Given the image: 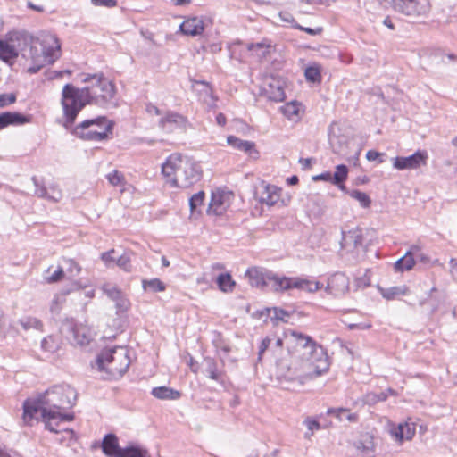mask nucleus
Wrapping results in <instances>:
<instances>
[{
  "label": "nucleus",
  "mask_w": 457,
  "mask_h": 457,
  "mask_svg": "<svg viewBox=\"0 0 457 457\" xmlns=\"http://www.w3.org/2000/svg\"><path fill=\"white\" fill-rule=\"evenodd\" d=\"M273 314L274 315H273L272 319H275L277 320H281L284 322H287V320H286V317H289V312L287 311L281 309V308L274 307Z\"/></svg>",
  "instance_id": "6e6d98bb"
},
{
  "label": "nucleus",
  "mask_w": 457,
  "mask_h": 457,
  "mask_svg": "<svg viewBox=\"0 0 457 457\" xmlns=\"http://www.w3.org/2000/svg\"><path fill=\"white\" fill-rule=\"evenodd\" d=\"M140 35L146 40L153 47H161L162 45L154 39V35L148 29L141 28L139 30Z\"/></svg>",
  "instance_id": "09e8293b"
},
{
  "label": "nucleus",
  "mask_w": 457,
  "mask_h": 457,
  "mask_svg": "<svg viewBox=\"0 0 457 457\" xmlns=\"http://www.w3.org/2000/svg\"><path fill=\"white\" fill-rule=\"evenodd\" d=\"M114 303L117 312H125L130 307V302L124 293Z\"/></svg>",
  "instance_id": "de8ad7c7"
},
{
  "label": "nucleus",
  "mask_w": 457,
  "mask_h": 457,
  "mask_svg": "<svg viewBox=\"0 0 457 457\" xmlns=\"http://www.w3.org/2000/svg\"><path fill=\"white\" fill-rule=\"evenodd\" d=\"M17 96L15 93L0 94V108L6 107L16 102Z\"/></svg>",
  "instance_id": "3c124183"
},
{
  "label": "nucleus",
  "mask_w": 457,
  "mask_h": 457,
  "mask_svg": "<svg viewBox=\"0 0 457 457\" xmlns=\"http://www.w3.org/2000/svg\"><path fill=\"white\" fill-rule=\"evenodd\" d=\"M142 287L144 290H150L153 293L163 292L166 289V285L159 278L143 279Z\"/></svg>",
  "instance_id": "c9c22d12"
},
{
  "label": "nucleus",
  "mask_w": 457,
  "mask_h": 457,
  "mask_svg": "<svg viewBox=\"0 0 457 457\" xmlns=\"http://www.w3.org/2000/svg\"><path fill=\"white\" fill-rule=\"evenodd\" d=\"M0 457H22L16 450L0 445Z\"/></svg>",
  "instance_id": "5fc2aeb1"
},
{
  "label": "nucleus",
  "mask_w": 457,
  "mask_h": 457,
  "mask_svg": "<svg viewBox=\"0 0 457 457\" xmlns=\"http://www.w3.org/2000/svg\"><path fill=\"white\" fill-rule=\"evenodd\" d=\"M61 55V44L58 37L51 33H42L35 37L23 58L31 62L46 61L53 64Z\"/></svg>",
  "instance_id": "0eeeda50"
},
{
  "label": "nucleus",
  "mask_w": 457,
  "mask_h": 457,
  "mask_svg": "<svg viewBox=\"0 0 457 457\" xmlns=\"http://www.w3.org/2000/svg\"><path fill=\"white\" fill-rule=\"evenodd\" d=\"M227 195L223 193H212L208 207V213L209 214H214V215H222L227 207L228 206V204L225 200Z\"/></svg>",
  "instance_id": "5701e85b"
},
{
  "label": "nucleus",
  "mask_w": 457,
  "mask_h": 457,
  "mask_svg": "<svg viewBox=\"0 0 457 457\" xmlns=\"http://www.w3.org/2000/svg\"><path fill=\"white\" fill-rule=\"evenodd\" d=\"M415 434V428L408 423H400L397 427L391 429V435L398 442L411 440Z\"/></svg>",
  "instance_id": "a878e982"
},
{
  "label": "nucleus",
  "mask_w": 457,
  "mask_h": 457,
  "mask_svg": "<svg viewBox=\"0 0 457 457\" xmlns=\"http://www.w3.org/2000/svg\"><path fill=\"white\" fill-rule=\"evenodd\" d=\"M205 194L199 191L189 198V207L192 213L197 211V208L204 204Z\"/></svg>",
  "instance_id": "c03bdc74"
},
{
  "label": "nucleus",
  "mask_w": 457,
  "mask_h": 457,
  "mask_svg": "<svg viewBox=\"0 0 457 457\" xmlns=\"http://www.w3.org/2000/svg\"><path fill=\"white\" fill-rule=\"evenodd\" d=\"M41 347L46 352L54 353L58 349V343L53 337H47L42 340Z\"/></svg>",
  "instance_id": "49530a36"
},
{
  "label": "nucleus",
  "mask_w": 457,
  "mask_h": 457,
  "mask_svg": "<svg viewBox=\"0 0 457 457\" xmlns=\"http://www.w3.org/2000/svg\"><path fill=\"white\" fill-rule=\"evenodd\" d=\"M77 392L68 384L54 385L35 398H28L23 403V421L29 424L35 415L40 411L45 428L54 433L59 431L53 421H72L73 412H69L76 403Z\"/></svg>",
  "instance_id": "f257e3e1"
},
{
  "label": "nucleus",
  "mask_w": 457,
  "mask_h": 457,
  "mask_svg": "<svg viewBox=\"0 0 457 457\" xmlns=\"http://www.w3.org/2000/svg\"><path fill=\"white\" fill-rule=\"evenodd\" d=\"M312 179L314 181L323 180V181H328V182L332 183V173L329 171H326V172H323V173L314 176L312 178Z\"/></svg>",
  "instance_id": "338daca9"
},
{
  "label": "nucleus",
  "mask_w": 457,
  "mask_h": 457,
  "mask_svg": "<svg viewBox=\"0 0 457 457\" xmlns=\"http://www.w3.org/2000/svg\"><path fill=\"white\" fill-rule=\"evenodd\" d=\"M348 171L346 165L338 164L336 166L334 174H332V184L337 186L343 192H346V187L344 183L347 179Z\"/></svg>",
  "instance_id": "c85d7f7f"
},
{
  "label": "nucleus",
  "mask_w": 457,
  "mask_h": 457,
  "mask_svg": "<svg viewBox=\"0 0 457 457\" xmlns=\"http://www.w3.org/2000/svg\"><path fill=\"white\" fill-rule=\"evenodd\" d=\"M216 282L219 289L225 293L232 292L236 285L229 273L220 274L216 278Z\"/></svg>",
  "instance_id": "f704fd0d"
},
{
  "label": "nucleus",
  "mask_w": 457,
  "mask_h": 457,
  "mask_svg": "<svg viewBox=\"0 0 457 457\" xmlns=\"http://www.w3.org/2000/svg\"><path fill=\"white\" fill-rule=\"evenodd\" d=\"M304 76L307 81L312 83H320V68L318 65L308 66L304 71Z\"/></svg>",
  "instance_id": "4c0bfd02"
},
{
  "label": "nucleus",
  "mask_w": 457,
  "mask_h": 457,
  "mask_svg": "<svg viewBox=\"0 0 457 457\" xmlns=\"http://www.w3.org/2000/svg\"><path fill=\"white\" fill-rule=\"evenodd\" d=\"M328 143L334 154L343 157L347 156L349 137L345 135L336 123L331 124L328 128Z\"/></svg>",
  "instance_id": "f8f14e48"
},
{
  "label": "nucleus",
  "mask_w": 457,
  "mask_h": 457,
  "mask_svg": "<svg viewBox=\"0 0 457 457\" xmlns=\"http://www.w3.org/2000/svg\"><path fill=\"white\" fill-rule=\"evenodd\" d=\"M282 113L289 119H293L294 116L298 115L299 104L297 102H290L283 105L281 108Z\"/></svg>",
  "instance_id": "a18cd8bd"
},
{
  "label": "nucleus",
  "mask_w": 457,
  "mask_h": 457,
  "mask_svg": "<svg viewBox=\"0 0 457 457\" xmlns=\"http://www.w3.org/2000/svg\"><path fill=\"white\" fill-rule=\"evenodd\" d=\"M83 81L89 83L88 86L84 87L86 99L89 104L105 109L118 106L116 86L103 73L87 75Z\"/></svg>",
  "instance_id": "39448f33"
},
{
  "label": "nucleus",
  "mask_w": 457,
  "mask_h": 457,
  "mask_svg": "<svg viewBox=\"0 0 457 457\" xmlns=\"http://www.w3.org/2000/svg\"><path fill=\"white\" fill-rule=\"evenodd\" d=\"M115 251L110 250L108 252L103 253L101 255V259L106 263L109 264L111 262H116V257L113 256Z\"/></svg>",
  "instance_id": "0e129e2a"
},
{
  "label": "nucleus",
  "mask_w": 457,
  "mask_h": 457,
  "mask_svg": "<svg viewBox=\"0 0 457 457\" xmlns=\"http://www.w3.org/2000/svg\"><path fill=\"white\" fill-rule=\"evenodd\" d=\"M30 115H24L18 112H4L0 113V130L10 126L22 125L29 122Z\"/></svg>",
  "instance_id": "4be33fe9"
},
{
  "label": "nucleus",
  "mask_w": 457,
  "mask_h": 457,
  "mask_svg": "<svg viewBox=\"0 0 457 457\" xmlns=\"http://www.w3.org/2000/svg\"><path fill=\"white\" fill-rule=\"evenodd\" d=\"M270 342L271 340L269 338V337H266L264 338L262 343H261V345L259 347V352H258V355H259V359L262 358V355L263 354V353L267 350V348L270 346Z\"/></svg>",
  "instance_id": "774afa93"
},
{
  "label": "nucleus",
  "mask_w": 457,
  "mask_h": 457,
  "mask_svg": "<svg viewBox=\"0 0 457 457\" xmlns=\"http://www.w3.org/2000/svg\"><path fill=\"white\" fill-rule=\"evenodd\" d=\"M227 143L234 149L247 154L253 159L259 157V152L256 150L255 143L253 141L243 140L235 136H228L227 137Z\"/></svg>",
  "instance_id": "412c9836"
},
{
  "label": "nucleus",
  "mask_w": 457,
  "mask_h": 457,
  "mask_svg": "<svg viewBox=\"0 0 457 457\" xmlns=\"http://www.w3.org/2000/svg\"><path fill=\"white\" fill-rule=\"evenodd\" d=\"M60 330L69 340L80 346L88 345L91 340L87 329L77 325L73 318H66L62 322Z\"/></svg>",
  "instance_id": "9b49d317"
},
{
  "label": "nucleus",
  "mask_w": 457,
  "mask_h": 457,
  "mask_svg": "<svg viewBox=\"0 0 457 457\" xmlns=\"http://www.w3.org/2000/svg\"><path fill=\"white\" fill-rule=\"evenodd\" d=\"M262 93L269 100L273 102H282L286 98L282 82L274 77H270L265 79Z\"/></svg>",
  "instance_id": "2eb2a0df"
},
{
  "label": "nucleus",
  "mask_w": 457,
  "mask_h": 457,
  "mask_svg": "<svg viewBox=\"0 0 457 457\" xmlns=\"http://www.w3.org/2000/svg\"><path fill=\"white\" fill-rule=\"evenodd\" d=\"M328 415L334 416L339 421L348 420L350 422H355L357 420V414L351 413L348 409L345 408H329L327 411Z\"/></svg>",
  "instance_id": "7c9ffc66"
},
{
  "label": "nucleus",
  "mask_w": 457,
  "mask_h": 457,
  "mask_svg": "<svg viewBox=\"0 0 457 457\" xmlns=\"http://www.w3.org/2000/svg\"><path fill=\"white\" fill-rule=\"evenodd\" d=\"M102 290L113 302H115L123 294L120 288L112 284H104L102 287Z\"/></svg>",
  "instance_id": "79ce46f5"
},
{
  "label": "nucleus",
  "mask_w": 457,
  "mask_h": 457,
  "mask_svg": "<svg viewBox=\"0 0 457 457\" xmlns=\"http://www.w3.org/2000/svg\"><path fill=\"white\" fill-rule=\"evenodd\" d=\"M35 37L30 35L26 30H13L7 33V39L11 41L17 53V57L21 54L23 57L29 45L32 44V40Z\"/></svg>",
  "instance_id": "dca6fc26"
},
{
  "label": "nucleus",
  "mask_w": 457,
  "mask_h": 457,
  "mask_svg": "<svg viewBox=\"0 0 457 457\" xmlns=\"http://www.w3.org/2000/svg\"><path fill=\"white\" fill-rule=\"evenodd\" d=\"M162 174L172 187L188 188L202 178V170L191 158L174 153L162 165Z\"/></svg>",
  "instance_id": "20e7f679"
},
{
  "label": "nucleus",
  "mask_w": 457,
  "mask_h": 457,
  "mask_svg": "<svg viewBox=\"0 0 457 457\" xmlns=\"http://www.w3.org/2000/svg\"><path fill=\"white\" fill-rule=\"evenodd\" d=\"M303 424L307 427L308 431L305 432L304 437L310 438L314 431H318L321 428L320 421L316 418L307 417L303 420Z\"/></svg>",
  "instance_id": "ea45409f"
},
{
  "label": "nucleus",
  "mask_w": 457,
  "mask_h": 457,
  "mask_svg": "<svg viewBox=\"0 0 457 457\" xmlns=\"http://www.w3.org/2000/svg\"><path fill=\"white\" fill-rule=\"evenodd\" d=\"M114 122L106 116H98L83 120L71 130L79 138L86 141L100 142L112 137Z\"/></svg>",
  "instance_id": "6e6552de"
},
{
  "label": "nucleus",
  "mask_w": 457,
  "mask_h": 457,
  "mask_svg": "<svg viewBox=\"0 0 457 457\" xmlns=\"http://www.w3.org/2000/svg\"><path fill=\"white\" fill-rule=\"evenodd\" d=\"M31 179L36 187L35 195L38 197L46 198L52 202H58L61 200L62 192L56 186L46 187L36 176H33Z\"/></svg>",
  "instance_id": "6ab92c4d"
},
{
  "label": "nucleus",
  "mask_w": 457,
  "mask_h": 457,
  "mask_svg": "<svg viewBox=\"0 0 457 457\" xmlns=\"http://www.w3.org/2000/svg\"><path fill=\"white\" fill-rule=\"evenodd\" d=\"M16 58L17 53L6 35L5 39H0V59L4 62H12Z\"/></svg>",
  "instance_id": "cd10ccee"
},
{
  "label": "nucleus",
  "mask_w": 457,
  "mask_h": 457,
  "mask_svg": "<svg viewBox=\"0 0 457 457\" xmlns=\"http://www.w3.org/2000/svg\"><path fill=\"white\" fill-rule=\"evenodd\" d=\"M295 28L300 29V30H302V31H304L307 34L312 35V36L319 35L322 31L321 28L312 29V28H308V27H303L301 25H296Z\"/></svg>",
  "instance_id": "69168bd1"
},
{
  "label": "nucleus",
  "mask_w": 457,
  "mask_h": 457,
  "mask_svg": "<svg viewBox=\"0 0 457 457\" xmlns=\"http://www.w3.org/2000/svg\"><path fill=\"white\" fill-rule=\"evenodd\" d=\"M414 264V257L412 256L411 250H409L403 257L395 262L394 268L397 272H403L405 270H411Z\"/></svg>",
  "instance_id": "2f4dec72"
},
{
  "label": "nucleus",
  "mask_w": 457,
  "mask_h": 457,
  "mask_svg": "<svg viewBox=\"0 0 457 457\" xmlns=\"http://www.w3.org/2000/svg\"><path fill=\"white\" fill-rule=\"evenodd\" d=\"M384 154L379 153L375 150H369L366 154V158L368 161H378V163H382L384 162L382 156Z\"/></svg>",
  "instance_id": "4d7b16f0"
},
{
  "label": "nucleus",
  "mask_w": 457,
  "mask_h": 457,
  "mask_svg": "<svg viewBox=\"0 0 457 457\" xmlns=\"http://www.w3.org/2000/svg\"><path fill=\"white\" fill-rule=\"evenodd\" d=\"M428 154L425 151L418 150L411 155L403 157L397 156L394 160V168L399 170H412L426 164Z\"/></svg>",
  "instance_id": "4468645a"
},
{
  "label": "nucleus",
  "mask_w": 457,
  "mask_h": 457,
  "mask_svg": "<svg viewBox=\"0 0 457 457\" xmlns=\"http://www.w3.org/2000/svg\"><path fill=\"white\" fill-rule=\"evenodd\" d=\"M64 276V270L62 267H59L49 278L47 281L49 283H55L60 281Z\"/></svg>",
  "instance_id": "bf43d9fd"
},
{
  "label": "nucleus",
  "mask_w": 457,
  "mask_h": 457,
  "mask_svg": "<svg viewBox=\"0 0 457 457\" xmlns=\"http://www.w3.org/2000/svg\"><path fill=\"white\" fill-rule=\"evenodd\" d=\"M295 341L293 358H301L298 365L292 361L288 367L289 378H313L321 376L329 370L328 356L326 350L310 336L291 331Z\"/></svg>",
  "instance_id": "f03ea898"
},
{
  "label": "nucleus",
  "mask_w": 457,
  "mask_h": 457,
  "mask_svg": "<svg viewBox=\"0 0 457 457\" xmlns=\"http://www.w3.org/2000/svg\"><path fill=\"white\" fill-rule=\"evenodd\" d=\"M349 278L342 272H336L328 278L327 292L340 296L345 294L349 289Z\"/></svg>",
  "instance_id": "a211bd4d"
},
{
  "label": "nucleus",
  "mask_w": 457,
  "mask_h": 457,
  "mask_svg": "<svg viewBox=\"0 0 457 457\" xmlns=\"http://www.w3.org/2000/svg\"><path fill=\"white\" fill-rule=\"evenodd\" d=\"M131 255L133 253L130 251H125L121 255L116 258V264L127 272L131 271Z\"/></svg>",
  "instance_id": "58836bf2"
},
{
  "label": "nucleus",
  "mask_w": 457,
  "mask_h": 457,
  "mask_svg": "<svg viewBox=\"0 0 457 457\" xmlns=\"http://www.w3.org/2000/svg\"><path fill=\"white\" fill-rule=\"evenodd\" d=\"M151 395L161 400H177L181 396L179 391L165 386L154 387Z\"/></svg>",
  "instance_id": "bb28decb"
},
{
  "label": "nucleus",
  "mask_w": 457,
  "mask_h": 457,
  "mask_svg": "<svg viewBox=\"0 0 457 457\" xmlns=\"http://www.w3.org/2000/svg\"><path fill=\"white\" fill-rule=\"evenodd\" d=\"M345 193L348 194L352 198L357 200L361 207L369 208L370 206L371 200L366 193L357 189L348 190L347 188Z\"/></svg>",
  "instance_id": "e433bc0d"
},
{
  "label": "nucleus",
  "mask_w": 457,
  "mask_h": 457,
  "mask_svg": "<svg viewBox=\"0 0 457 457\" xmlns=\"http://www.w3.org/2000/svg\"><path fill=\"white\" fill-rule=\"evenodd\" d=\"M410 250L411 252L412 256L414 257L415 263L417 262L425 263L428 261V258L420 251L419 246L412 245Z\"/></svg>",
  "instance_id": "864d4df0"
},
{
  "label": "nucleus",
  "mask_w": 457,
  "mask_h": 457,
  "mask_svg": "<svg viewBox=\"0 0 457 457\" xmlns=\"http://www.w3.org/2000/svg\"><path fill=\"white\" fill-rule=\"evenodd\" d=\"M20 324L25 330L29 328H36L38 330H42L43 323L40 320L34 317H26L20 320Z\"/></svg>",
  "instance_id": "a19ab883"
},
{
  "label": "nucleus",
  "mask_w": 457,
  "mask_h": 457,
  "mask_svg": "<svg viewBox=\"0 0 457 457\" xmlns=\"http://www.w3.org/2000/svg\"><path fill=\"white\" fill-rule=\"evenodd\" d=\"M381 295L386 300H394L400 295H405L408 292V287L405 286L402 287H391L388 288H378Z\"/></svg>",
  "instance_id": "473e14b6"
},
{
  "label": "nucleus",
  "mask_w": 457,
  "mask_h": 457,
  "mask_svg": "<svg viewBox=\"0 0 457 457\" xmlns=\"http://www.w3.org/2000/svg\"><path fill=\"white\" fill-rule=\"evenodd\" d=\"M180 31L187 36H198L204 31V22L197 17H192L184 21L179 26Z\"/></svg>",
  "instance_id": "b1692460"
},
{
  "label": "nucleus",
  "mask_w": 457,
  "mask_h": 457,
  "mask_svg": "<svg viewBox=\"0 0 457 457\" xmlns=\"http://www.w3.org/2000/svg\"><path fill=\"white\" fill-rule=\"evenodd\" d=\"M102 451L108 457H121L124 453V447L119 445V439L113 433L104 436L102 441Z\"/></svg>",
  "instance_id": "aec40b11"
},
{
  "label": "nucleus",
  "mask_w": 457,
  "mask_h": 457,
  "mask_svg": "<svg viewBox=\"0 0 457 457\" xmlns=\"http://www.w3.org/2000/svg\"><path fill=\"white\" fill-rule=\"evenodd\" d=\"M204 371L207 377L212 380H215L220 384H223L224 371L218 369L216 361L212 357H205L204 359Z\"/></svg>",
  "instance_id": "393cba45"
},
{
  "label": "nucleus",
  "mask_w": 457,
  "mask_h": 457,
  "mask_svg": "<svg viewBox=\"0 0 457 457\" xmlns=\"http://www.w3.org/2000/svg\"><path fill=\"white\" fill-rule=\"evenodd\" d=\"M357 447L358 449H361L362 453L368 456H370L371 453L373 452V443L371 440H369L366 443L360 442Z\"/></svg>",
  "instance_id": "052dcab7"
},
{
  "label": "nucleus",
  "mask_w": 457,
  "mask_h": 457,
  "mask_svg": "<svg viewBox=\"0 0 457 457\" xmlns=\"http://www.w3.org/2000/svg\"><path fill=\"white\" fill-rule=\"evenodd\" d=\"M96 6L114 7L117 5V0H91Z\"/></svg>",
  "instance_id": "e2e57ef3"
},
{
  "label": "nucleus",
  "mask_w": 457,
  "mask_h": 457,
  "mask_svg": "<svg viewBox=\"0 0 457 457\" xmlns=\"http://www.w3.org/2000/svg\"><path fill=\"white\" fill-rule=\"evenodd\" d=\"M70 293V290H65L60 295H54L50 305V311L54 314H59L62 303L64 302V296Z\"/></svg>",
  "instance_id": "37998d69"
},
{
  "label": "nucleus",
  "mask_w": 457,
  "mask_h": 457,
  "mask_svg": "<svg viewBox=\"0 0 457 457\" xmlns=\"http://www.w3.org/2000/svg\"><path fill=\"white\" fill-rule=\"evenodd\" d=\"M106 179L111 185L119 186L123 182L124 176L121 172L113 170L112 172L106 175Z\"/></svg>",
  "instance_id": "8fccbe9b"
},
{
  "label": "nucleus",
  "mask_w": 457,
  "mask_h": 457,
  "mask_svg": "<svg viewBox=\"0 0 457 457\" xmlns=\"http://www.w3.org/2000/svg\"><path fill=\"white\" fill-rule=\"evenodd\" d=\"M396 12L418 18L426 16L430 11L429 0H384Z\"/></svg>",
  "instance_id": "9d476101"
},
{
  "label": "nucleus",
  "mask_w": 457,
  "mask_h": 457,
  "mask_svg": "<svg viewBox=\"0 0 457 457\" xmlns=\"http://www.w3.org/2000/svg\"><path fill=\"white\" fill-rule=\"evenodd\" d=\"M66 262L68 264L67 271L71 276H76L80 272L81 268L76 262L73 260H68Z\"/></svg>",
  "instance_id": "13d9d810"
},
{
  "label": "nucleus",
  "mask_w": 457,
  "mask_h": 457,
  "mask_svg": "<svg viewBox=\"0 0 457 457\" xmlns=\"http://www.w3.org/2000/svg\"><path fill=\"white\" fill-rule=\"evenodd\" d=\"M61 104L63 109L65 121L63 126L71 129L79 112L89 103L86 99L83 88H77L71 84H66L62 88Z\"/></svg>",
  "instance_id": "1a4fd4ad"
},
{
  "label": "nucleus",
  "mask_w": 457,
  "mask_h": 457,
  "mask_svg": "<svg viewBox=\"0 0 457 457\" xmlns=\"http://www.w3.org/2000/svg\"><path fill=\"white\" fill-rule=\"evenodd\" d=\"M281 196V189L275 185L266 184L262 181L254 191L255 199L268 206L277 204Z\"/></svg>",
  "instance_id": "ddd939ff"
},
{
  "label": "nucleus",
  "mask_w": 457,
  "mask_h": 457,
  "mask_svg": "<svg viewBox=\"0 0 457 457\" xmlns=\"http://www.w3.org/2000/svg\"><path fill=\"white\" fill-rule=\"evenodd\" d=\"M342 234V246L346 245H353V247H357L362 243V235L359 230H350L347 233L343 232Z\"/></svg>",
  "instance_id": "72a5a7b5"
},
{
  "label": "nucleus",
  "mask_w": 457,
  "mask_h": 457,
  "mask_svg": "<svg viewBox=\"0 0 457 457\" xmlns=\"http://www.w3.org/2000/svg\"><path fill=\"white\" fill-rule=\"evenodd\" d=\"M33 64L29 66L27 70L28 73L29 74H36L37 73L46 63H47L46 61H40V62H32Z\"/></svg>",
  "instance_id": "680f3d73"
},
{
  "label": "nucleus",
  "mask_w": 457,
  "mask_h": 457,
  "mask_svg": "<svg viewBox=\"0 0 457 457\" xmlns=\"http://www.w3.org/2000/svg\"><path fill=\"white\" fill-rule=\"evenodd\" d=\"M245 277L252 287L263 288L270 286V289L275 293H284L291 289L314 293L322 287L318 281L299 277H286L271 270H262L256 267L247 269Z\"/></svg>",
  "instance_id": "7ed1b4c3"
},
{
  "label": "nucleus",
  "mask_w": 457,
  "mask_h": 457,
  "mask_svg": "<svg viewBox=\"0 0 457 457\" xmlns=\"http://www.w3.org/2000/svg\"><path fill=\"white\" fill-rule=\"evenodd\" d=\"M387 399L386 392L370 393L367 395V402L370 403H377L378 402H384Z\"/></svg>",
  "instance_id": "603ef678"
},
{
  "label": "nucleus",
  "mask_w": 457,
  "mask_h": 457,
  "mask_svg": "<svg viewBox=\"0 0 457 457\" xmlns=\"http://www.w3.org/2000/svg\"><path fill=\"white\" fill-rule=\"evenodd\" d=\"M130 360L126 349L112 347L103 349L96 358L95 366L100 372L106 374L105 378H121L128 370Z\"/></svg>",
  "instance_id": "423d86ee"
},
{
  "label": "nucleus",
  "mask_w": 457,
  "mask_h": 457,
  "mask_svg": "<svg viewBox=\"0 0 457 457\" xmlns=\"http://www.w3.org/2000/svg\"><path fill=\"white\" fill-rule=\"evenodd\" d=\"M187 126V119L175 112H168L166 115L159 120V127L167 132H172L177 129L185 131Z\"/></svg>",
  "instance_id": "f3484780"
},
{
  "label": "nucleus",
  "mask_w": 457,
  "mask_h": 457,
  "mask_svg": "<svg viewBox=\"0 0 457 457\" xmlns=\"http://www.w3.org/2000/svg\"><path fill=\"white\" fill-rule=\"evenodd\" d=\"M270 40L263 39L261 42L248 44L247 49L255 53L259 57H266L272 48Z\"/></svg>",
  "instance_id": "c756f323"
}]
</instances>
